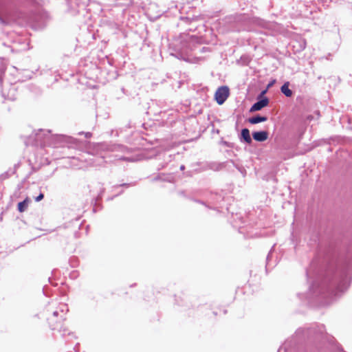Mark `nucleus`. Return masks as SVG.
<instances>
[{
	"mask_svg": "<svg viewBox=\"0 0 352 352\" xmlns=\"http://www.w3.org/2000/svg\"><path fill=\"white\" fill-rule=\"evenodd\" d=\"M287 344H285V345L282 347H280L278 350V352H280L283 349L286 351L287 349Z\"/></svg>",
	"mask_w": 352,
	"mask_h": 352,
	"instance_id": "obj_22",
	"label": "nucleus"
},
{
	"mask_svg": "<svg viewBox=\"0 0 352 352\" xmlns=\"http://www.w3.org/2000/svg\"><path fill=\"white\" fill-rule=\"evenodd\" d=\"M32 74H33L32 73L27 74L26 75V78L27 79H30L32 78Z\"/></svg>",
	"mask_w": 352,
	"mask_h": 352,
	"instance_id": "obj_27",
	"label": "nucleus"
},
{
	"mask_svg": "<svg viewBox=\"0 0 352 352\" xmlns=\"http://www.w3.org/2000/svg\"><path fill=\"white\" fill-rule=\"evenodd\" d=\"M29 199L27 197L23 201H21L18 204L17 209L20 212H23L28 208L29 204Z\"/></svg>",
	"mask_w": 352,
	"mask_h": 352,
	"instance_id": "obj_16",
	"label": "nucleus"
},
{
	"mask_svg": "<svg viewBox=\"0 0 352 352\" xmlns=\"http://www.w3.org/2000/svg\"><path fill=\"white\" fill-rule=\"evenodd\" d=\"M85 135L87 138H90L91 137V133L90 132L85 133Z\"/></svg>",
	"mask_w": 352,
	"mask_h": 352,
	"instance_id": "obj_25",
	"label": "nucleus"
},
{
	"mask_svg": "<svg viewBox=\"0 0 352 352\" xmlns=\"http://www.w3.org/2000/svg\"><path fill=\"white\" fill-rule=\"evenodd\" d=\"M276 82V80H272V81H270L268 85H267V88L272 87Z\"/></svg>",
	"mask_w": 352,
	"mask_h": 352,
	"instance_id": "obj_23",
	"label": "nucleus"
},
{
	"mask_svg": "<svg viewBox=\"0 0 352 352\" xmlns=\"http://www.w3.org/2000/svg\"><path fill=\"white\" fill-rule=\"evenodd\" d=\"M160 179H162L161 175H160L153 178V181H157Z\"/></svg>",
	"mask_w": 352,
	"mask_h": 352,
	"instance_id": "obj_26",
	"label": "nucleus"
},
{
	"mask_svg": "<svg viewBox=\"0 0 352 352\" xmlns=\"http://www.w3.org/2000/svg\"><path fill=\"white\" fill-rule=\"evenodd\" d=\"M52 142L50 143L54 147H65L68 148L78 147L79 141L71 136L64 135H56L51 137Z\"/></svg>",
	"mask_w": 352,
	"mask_h": 352,
	"instance_id": "obj_4",
	"label": "nucleus"
},
{
	"mask_svg": "<svg viewBox=\"0 0 352 352\" xmlns=\"http://www.w3.org/2000/svg\"><path fill=\"white\" fill-rule=\"evenodd\" d=\"M6 65L3 61L0 62V87L3 98L6 100L14 101L17 98V88L13 83H9L3 80L2 76L6 70Z\"/></svg>",
	"mask_w": 352,
	"mask_h": 352,
	"instance_id": "obj_2",
	"label": "nucleus"
},
{
	"mask_svg": "<svg viewBox=\"0 0 352 352\" xmlns=\"http://www.w3.org/2000/svg\"><path fill=\"white\" fill-rule=\"evenodd\" d=\"M68 310L69 309L66 304H63L60 306L58 309L59 312H60V320H64L65 319V314L68 311Z\"/></svg>",
	"mask_w": 352,
	"mask_h": 352,
	"instance_id": "obj_17",
	"label": "nucleus"
},
{
	"mask_svg": "<svg viewBox=\"0 0 352 352\" xmlns=\"http://www.w3.org/2000/svg\"><path fill=\"white\" fill-rule=\"evenodd\" d=\"M97 149L101 151L107 152H122L125 154H129L135 150L132 148H128L121 144H116L108 142L100 143L97 145Z\"/></svg>",
	"mask_w": 352,
	"mask_h": 352,
	"instance_id": "obj_5",
	"label": "nucleus"
},
{
	"mask_svg": "<svg viewBox=\"0 0 352 352\" xmlns=\"http://www.w3.org/2000/svg\"><path fill=\"white\" fill-rule=\"evenodd\" d=\"M324 332V327L323 325L313 324L309 328H300L296 332V337L298 338H309L311 337L318 338L322 336Z\"/></svg>",
	"mask_w": 352,
	"mask_h": 352,
	"instance_id": "obj_3",
	"label": "nucleus"
},
{
	"mask_svg": "<svg viewBox=\"0 0 352 352\" xmlns=\"http://www.w3.org/2000/svg\"><path fill=\"white\" fill-rule=\"evenodd\" d=\"M135 182H132V183H123V184H121L120 185H116V186H114L113 188H118V187H129V186H135Z\"/></svg>",
	"mask_w": 352,
	"mask_h": 352,
	"instance_id": "obj_20",
	"label": "nucleus"
},
{
	"mask_svg": "<svg viewBox=\"0 0 352 352\" xmlns=\"http://www.w3.org/2000/svg\"><path fill=\"white\" fill-rule=\"evenodd\" d=\"M229 89L226 86H221L217 89L214 94V98L217 104H222L229 96Z\"/></svg>",
	"mask_w": 352,
	"mask_h": 352,
	"instance_id": "obj_8",
	"label": "nucleus"
},
{
	"mask_svg": "<svg viewBox=\"0 0 352 352\" xmlns=\"http://www.w3.org/2000/svg\"><path fill=\"white\" fill-rule=\"evenodd\" d=\"M289 82H285L280 87V91L286 96L291 97L293 95V91L289 88Z\"/></svg>",
	"mask_w": 352,
	"mask_h": 352,
	"instance_id": "obj_14",
	"label": "nucleus"
},
{
	"mask_svg": "<svg viewBox=\"0 0 352 352\" xmlns=\"http://www.w3.org/2000/svg\"><path fill=\"white\" fill-rule=\"evenodd\" d=\"M350 266L341 264L338 266L331 278L326 277L322 280L316 279L309 287L306 298L311 302L338 296L340 293L346 291L350 284Z\"/></svg>",
	"mask_w": 352,
	"mask_h": 352,
	"instance_id": "obj_1",
	"label": "nucleus"
},
{
	"mask_svg": "<svg viewBox=\"0 0 352 352\" xmlns=\"http://www.w3.org/2000/svg\"><path fill=\"white\" fill-rule=\"evenodd\" d=\"M267 120V117L264 116H261L257 114L253 117H251L248 119L249 123L252 124H258L260 122H265Z\"/></svg>",
	"mask_w": 352,
	"mask_h": 352,
	"instance_id": "obj_13",
	"label": "nucleus"
},
{
	"mask_svg": "<svg viewBox=\"0 0 352 352\" xmlns=\"http://www.w3.org/2000/svg\"><path fill=\"white\" fill-rule=\"evenodd\" d=\"M212 196L214 197L211 199L213 200L214 204L219 203L221 200H222V197L221 195L216 193L214 195H212Z\"/></svg>",
	"mask_w": 352,
	"mask_h": 352,
	"instance_id": "obj_19",
	"label": "nucleus"
},
{
	"mask_svg": "<svg viewBox=\"0 0 352 352\" xmlns=\"http://www.w3.org/2000/svg\"><path fill=\"white\" fill-rule=\"evenodd\" d=\"M261 25L264 28H268V26L270 25L267 23L265 22H262Z\"/></svg>",
	"mask_w": 352,
	"mask_h": 352,
	"instance_id": "obj_24",
	"label": "nucleus"
},
{
	"mask_svg": "<svg viewBox=\"0 0 352 352\" xmlns=\"http://www.w3.org/2000/svg\"><path fill=\"white\" fill-rule=\"evenodd\" d=\"M60 332L62 333V336L64 337L66 335H68V336H72L73 337H74V336L73 335L72 333H71L67 329L63 327L60 323H59V327H58V329H57Z\"/></svg>",
	"mask_w": 352,
	"mask_h": 352,
	"instance_id": "obj_18",
	"label": "nucleus"
},
{
	"mask_svg": "<svg viewBox=\"0 0 352 352\" xmlns=\"http://www.w3.org/2000/svg\"><path fill=\"white\" fill-rule=\"evenodd\" d=\"M270 252L268 254V255L267 256V265H269V260H270Z\"/></svg>",
	"mask_w": 352,
	"mask_h": 352,
	"instance_id": "obj_28",
	"label": "nucleus"
},
{
	"mask_svg": "<svg viewBox=\"0 0 352 352\" xmlns=\"http://www.w3.org/2000/svg\"><path fill=\"white\" fill-rule=\"evenodd\" d=\"M192 42V38H188L182 40L179 45H175V50L178 54H175V56L178 58L186 60V59L184 57V55L188 54V53L192 50L191 47Z\"/></svg>",
	"mask_w": 352,
	"mask_h": 352,
	"instance_id": "obj_6",
	"label": "nucleus"
},
{
	"mask_svg": "<svg viewBox=\"0 0 352 352\" xmlns=\"http://www.w3.org/2000/svg\"><path fill=\"white\" fill-rule=\"evenodd\" d=\"M60 312L58 310H55L52 312V315L50 317L47 318V321L50 325V327L52 330H55L56 329H58L59 323H61L63 320H60Z\"/></svg>",
	"mask_w": 352,
	"mask_h": 352,
	"instance_id": "obj_9",
	"label": "nucleus"
},
{
	"mask_svg": "<svg viewBox=\"0 0 352 352\" xmlns=\"http://www.w3.org/2000/svg\"><path fill=\"white\" fill-rule=\"evenodd\" d=\"M240 141L244 142L248 144H250L252 142V138L250 136V131L247 128H244L241 130Z\"/></svg>",
	"mask_w": 352,
	"mask_h": 352,
	"instance_id": "obj_12",
	"label": "nucleus"
},
{
	"mask_svg": "<svg viewBox=\"0 0 352 352\" xmlns=\"http://www.w3.org/2000/svg\"><path fill=\"white\" fill-rule=\"evenodd\" d=\"M179 168H180L181 170H184L185 169V166L184 165H181Z\"/></svg>",
	"mask_w": 352,
	"mask_h": 352,
	"instance_id": "obj_29",
	"label": "nucleus"
},
{
	"mask_svg": "<svg viewBox=\"0 0 352 352\" xmlns=\"http://www.w3.org/2000/svg\"><path fill=\"white\" fill-rule=\"evenodd\" d=\"M43 197L44 195L42 192H41L37 197H35V201L37 202L40 201L43 199Z\"/></svg>",
	"mask_w": 352,
	"mask_h": 352,
	"instance_id": "obj_21",
	"label": "nucleus"
},
{
	"mask_svg": "<svg viewBox=\"0 0 352 352\" xmlns=\"http://www.w3.org/2000/svg\"><path fill=\"white\" fill-rule=\"evenodd\" d=\"M252 138L257 142H264L268 138V133L266 131H254Z\"/></svg>",
	"mask_w": 352,
	"mask_h": 352,
	"instance_id": "obj_11",
	"label": "nucleus"
},
{
	"mask_svg": "<svg viewBox=\"0 0 352 352\" xmlns=\"http://www.w3.org/2000/svg\"><path fill=\"white\" fill-rule=\"evenodd\" d=\"M310 272H311V269H310V270H308L307 271V277H309V276Z\"/></svg>",
	"mask_w": 352,
	"mask_h": 352,
	"instance_id": "obj_30",
	"label": "nucleus"
},
{
	"mask_svg": "<svg viewBox=\"0 0 352 352\" xmlns=\"http://www.w3.org/2000/svg\"><path fill=\"white\" fill-rule=\"evenodd\" d=\"M221 168V165L220 164H217L215 162H210L206 163L202 165V166L199 168L198 172L204 171L206 170H212L214 171H217Z\"/></svg>",
	"mask_w": 352,
	"mask_h": 352,
	"instance_id": "obj_10",
	"label": "nucleus"
},
{
	"mask_svg": "<svg viewBox=\"0 0 352 352\" xmlns=\"http://www.w3.org/2000/svg\"><path fill=\"white\" fill-rule=\"evenodd\" d=\"M265 91H262L258 96L257 100L250 109V112H255L261 110L269 104V99L264 96Z\"/></svg>",
	"mask_w": 352,
	"mask_h": 352,
	"instance_id": "obj_7",
	"label": "nucleus"
},
{
	"mask_svg": "<svg viewBox=\"0 0 352 352\" xmlns=\"http://www.w3.org/2000/svg\"><path fill=\"white\" fill-rule=\"evenodd\" d=\"M116 158L119 160L126 161V162H136L140 160L138 156H128V155H115Z\"/></svg>",
	"mask_w": 352,
	"mask_h": 352,
	"instance_id": "obj_15",
	"label": "nucleus"
}]
</instances>
